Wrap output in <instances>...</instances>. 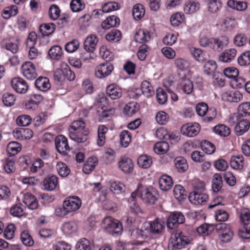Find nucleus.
Instances as JSON below:
<instances>
[{
  "label": "nucleus",
  "instance_id": "f257e3e1",
  "mask_svg": "<svg viewBox=\"0 0 250 250\" xmlns=\"http://www.w3.org/2000/svg\"><path fill=\"white\" fill-rule=\"evenodd\" d=\"M145 225V230L135 229L131 233L132 235H135L137 237H147L148 233L158 234L161 233L165 227V222L161 219H156L150 222L146 227Z\"/></svg>",
  "mask_w": 250,
  "mask_h": 250
},
{
  "label": "nucleus",
  "instance_id": "f03ea898",
  "mask_svg": "<svg viewBox=\"0 0 250 250\" xmlns=\"http://www.w3.org/2000/svg\"><path fill=\"white\" fill-rule=\"evenodd\" d=\"M82 205L81 199L77 196H70L66 198L63 203L62 208H57L55 213L57 216H64L69 213L78 210Z\"/></svg>",
  "mask_w": 250,
  "mask_h": 250
},
{
  "label": "nucleus",
  "instance_id": "7ed1b4c3",
  "mask_svg": "<svg viewBox=\"0 0 250 250\" xmlns=\"http://www.w3.org/2000/svg\"><path fill=\"white\" fill-rule=\"evenodd\" d=\"M102 227L105 231L113 235H119L123 230L122 224L110 216H106L104 219Z\"/></svg>",
  "mask_w": 250,
  "mask_h": 250
},
{
  "label": "nucleus",
  "instance_id": "20e7f679",
  "mask_svg": "<svg viewBox=\"0 0 250 250\" xmlns=\"http://www.w3.org/2000/svg\"><path fill=\"white\" fill-rule=\"evenodd\" d=\"M138 191H140L141 199L147 204H154L158 199V191L152 187L147 188L140 184Z\"/></svg>",
  "mask_w": 250,
  "mask_h": 250
},
{
  "label": "nucleus",
  "instance_id": "39448f33",
  "mask_svg": "<svg viewBox=\"0 0 250 250\" xmlns=\"http://www.w3.org/2000/svg\"><path fill=\"white\" fill-rule=\"evenodd\" d=\"M170 241L174 248L180 249L188 244L190 239L181 231L176 230L172 233Z\"/></svg>",
  "mask_w": 250,
  "mask_h": 250
},
{
  "label": "nucleus",
  "instance_id": "423d86ee",
  "mask_svg": "<svg viewBox=\"0 0 250 250\" xmlns=\"http://www.w3.org/2000/svg\"><path fill=\"white\" fill-rule=\"evenodd\" d=\"M240 218L244 226V229L240 230L238 234L242 238L249 239L250 238V212L248 210L242 211Z\"/></svg>",
  "mask_w": 250,
  "mask_h": 250
},
{
  "label": "nucleus",
  "instance_id": "0eeeda50",
  "mask_svg": "<svg viewBox=\"0 0 250 250\" xmlns=\"http://www.w3.org/2000/svg\"><path fill=\"white\" fill-rule=\"evenodd\" d=\"M154 93L152 86L149 82L144 81L142 83L141 89L136 88L130 92V96L133 98H138L141 94L149 97Z\"/></svg>",
  "mask_w": 250,
  "mask_h": 250
},
{
  "label": "nucleus",
  "instance_id": "6e6552de",
  "mask_svg": "<svg viewBox=\"0 0 250 250\" xmlns=\"http://www.w3.org/2000/svg\"><path fill=\"white\" fill-rule=\"evenodd\" d=\"M113 69V65L109 62H106L101 63L95 68V76L98 79H104L109 76Z\"/></svg>",
  "mask_w": 250,
  "mask_h": 250
},
{
  "label": "nucleus",
  "instance_id": "1a4fd4ad",
  "mask_svg": "<svg viewBox=\"0 0 250 250\" xmlns=\"http://www.w3.org/2000/svg\"><path fill=\"white\" fill-rule=\"evenodd\" d=\"M219 240L225 243L230 241L233 236V232L230 227L227 224H221L217 226Z\"/></svg>",
  "mask_w": 250,
  "mask_h": 250
},
{
  "label": "nucleus",
  "instance_id": "9d476101",
  "mask_svg": "<svg viewBox=\"0 0 250 250\" xmlns=\"http://www.w3.org/2000/svg\"><path fill=\"white\" fill-rule=\"evenodd\" d=\"M200 130V125L197 123H189L183 125L181 128V133L187 137L196 136Z\"/></svg>",
  "mask_w": 250,
  "mask_h": 250
},
{
  "label": "nucleus",
  "instance_id": "9b49d317",
  "mask_svg": "<svg viewBox=\"0 0 250 250\" xmlns=\"http://www.w3.org/2000/svg\"><path fill=\"white\" fill-rule=\"evenodd\" d=\"M21 72L27 80H33L37 77V73L34 64L30 62H25L21 65Z\"/></svg>",
  "mask_w": 250,
  "mask_h": 250
},
{
  "label": "nucleus",
  "instance_id": "f8f14e48",
  "mask_svg": "<svg viewBox=\"0 0 250 250\" xmlns=\"http://www.w3.org/2000/svg\"><path fill=\"white\" fill-rule=\"evenodd\" d=\"M188 199L191 204L202 206L205 205L208 200V196L203 192L192 191L189 193Z\"/></svg>",
  "mask_w": 250,
  "mask_h": 250
},
{
  "label": "nucleus",
  "instance_id": "ddd939ff",
  "mask_svg": "<svg viewBox=\"0 0 250 250\" xmlns=\"http://www.w3.org/2000/svg\"><path fill=\"white\" fill-rule=\"evenodd\" d=\"M11 84L13 89L20 94L26 93L29 88L27 82L21 77H15L12 79Z\"/></svg>",
  "mask_w": 250,
  "mask_h": 250
},
{
  "label": "nucleus",
  "instance_id": "4468645a",
  "mask_svg": "<svg viewBox=\"0 0 250 250\" xmlns=\"http://www.w3.org/2000/svg\"><path fill=\"white\" fill-rule=\"evenodd\" d=\"M221 98L224 101L238 103L242 100L243 96L240 91L234 90L223 92Z\"/></svg>",
  "mask_w": 250,
  "mask_h": 250
},
{
  "label": "nucleus",
  "instance_id": "2eb2a0df",
  "mask_svg": "<svg viewBox=\"0 0 250 250\" xmlns=\"http://www.w3.org/2000/svg\"><path fill=\"white\" fill-rule=\"evenodd\" d=\"M185 220V216L180 212H173L167 218V227L169 229H172L179 224L184 223Z\"/></svg>",
  "mask_w": 250,
  "mask_h": 250
},
{
  "label": "nucleus",
  "instance_id": "dca6fc26",
  "mask_svg": "<svg viewBox=\"0 0 250 250\" xmlns=\"http://www.w3.org/2000/svg\"><path fill=\"white\" fill-rule=\"evenodd\" d=\"M118 165L119 169L125 173L131 172L134 169V164L132 159L126 156L121 157Z\"/></svg>",
  "mask_w": 250,
  "mask_h": 250
},
{
  "label": "nucleus",
  "instance_id": "f3484780",
  "mask_svg": "<svg viewBox=\"0 0 250 250\" xmlns=\"http://www.w3.org/2000/svg\"><path fill=\"white\" fill-rule=\"evenodd\" d=\"M55 146L57 151L61 154H64L69 149L67 139L63 135H59L56 138Z\"/></svg>",
  "mask_w": 250,
  "mask_h": 250
},
{
  "label": "nucleus",
  "instance_id": "a211bd4d",
  "mask_svg": "<svg viewBox=\"0 0 250 250\" xmlns=\"http://www.w3.org/2000/svg\"><path fill=\"white\" fill-rule=\"evenodd\" d=\"M237 54V50L235 48H229L225 50L218 57L219 61L229 63L232 61Z\"/></svg>",
  "mask_w": 250,
  "mask_h": 250
},
{
  "label": "nucleus",
  "instance_id": "6ab92c4d",
  "mask_svg": "<svg viewBox=\"0 0 250 250\" xmlns=\"http://www.w3.org/2000/svg\"><path fill=\"white\" fill-rule=\"evenodd\" d=\"M33 132L29 128L16 129L13 131L14 137L21 140H29L33 137Z\"/></svg>",
  "mask_w": 250,
  "mask_h": 250
},
{
  "label": "nucleus",
  "instance_id": "aec40b11",
  "mask_svg": "<svg viewBox=\"0 0 250 250\" xmlns=\"http://www.w3.org/2000/svg\"><path fill=\"white\" fill-rule=\"evenodd\" d=\"M200 9V4L196 0H190L185 2L183 11L186 14L191 15L195 13Z\"/></svg>",
  "mask_w": 250,
  "mask_h": 250
},
{
  "label": "nucleus",
  "instance_id": "412c9836",
  "mask_svg": "<svg viewBox=\"0 0 250 250\" xmlns=\"http://www.w3.org/2000/svg\"><path fill=\"white\" fill-rule=\"evenodd\" d=\"M106 93L111 99L117 100L122 97L123 91L120 87L113 83L107 87Z\"/></svg>",
  "mask_w": 250,
  "mask_h": 250
},
{
  "label": "nucleus",
  "instance_id": "4be33fe9",
  "mask_svg": "<svg viewBox=\"0 0 250 250\" xmlns=\"http://www.w3.org/2000/svg\"><path fill=\"white\" fill-rule=\"evenodd\" d=\"M151 38L149 32L146 29L138 30L134 35V39L136 42L145 43L148 42Z\"/></svg>",
  "mask_w": 250,
  "mask_h": 250
},
{
  "label": "nucleus",
  "instance_id": "5701e85b",
  "mask_svg": "<svg viewBox=\"0 0 250 250\" xmlns=\"http://www.w3.org/2000/svg\"><path fill=\"white\" fill-rule=\"evenodd\" d=\"M58 184V179L55 175L46 177L42 183L43 189L47 191H52L55 189Z\"/></svg>",
  "mask_w": 250,
  "mask_h": 250
},
{
  "label": "nucleus",
  "instance_id": "b1692460",
  "mask_svg": "<svg viewBox=\"0 0 250 250\" xmlns=\"http://www.w3.org/2000/svg\"><path fill=\"white\" fill-rule=\"evenodd\" d=\"M250 127V123L247 119H242L239 121L234 128L237 135L240 136L247 132Z\"/></svg>",
  "mask_w": 250,
  "mask_h": 250
},
{
  "label": "nucleus",
  "instance_id": "393cba45",
  "mask_svg": "<svg viewBox=\"0 0 250 250\" xmlns=\"http://www.w3.org/2000/svg\"><path fill=\"white\" fill-rule=\"evenodd\" d=\"M160 188L163 191H167L170 189L173 185L172 178L167 175H162L159 180Z\"/></svg>",
  "mask_w": 250,
  "mask_h": 250
},
{
  "label": "nucleus",
  "instance_id": "a878e982",
  "mask_svg": "<svg viewBox=\"0 0 250 250\" xmlns=\"http://www.w3.org/2000/svg\"><path fill=\"white\" fill-rule=\"evenodd\" d=\"M22 200L24 204L30 209H36L38 207L36 198L30 193L24 194Z\"/></svg>",
  "mask_w": 250,
  "mask_h": 250
},
{
  "label": "nucleus",
  "instance_id": "bb28decb",
  "mask_svg": "<svg viewBox=\"0 0 250 250\" xmlns=\"http://www.w3.org/2000/svg\"><path fill=\"white\" fill-rule=\"evenodd\" d=\"M98 42V39L96 36L94 35H89L86 38L84 42L83 47L84 50L94 51Z\"/></svg>",
  "mask_w": 250,
  "mask_h": 250
},
{
  "label": "nucleus",
  "instance_id": "cd10ccee",
  "mask_svg": "<svg viewBox=\"0 0 250 250\" xmlns=\"http://www.w3.org/2000/svg\"><path fill=\"white\" fill-rule=\"evenodd\" d=\"M189 49L192 57L197 61L203 62L207 59L208 55L202 49L194 47H190Z\"/></svg>",
  "mask_w": 250,
  "mask_h": 250
},
{
  "label": "nucleus",
  "instance_id": "c85d7f7f",
  "mask_svg": "<svg viewBox=\"0 0 250 250\" xmlns=\"http://www.w3.org/2000/svg\"><path fill=\"white\" fill-rule=\"evenodd\" d=\"M88 133V130H84L82 132H70L69 137L72 140L77 143H83L87 140Z\"/></svg>",
  "mask_w": 250,
  "mask_h": 250
},
{
  "label": "nucleus",
  "instance_id": "c756f323",
  "mask_svg": "<svg viewBox=\"0 0 250 250\" xmlns=\"http://www.w3.org/2000/svg\"><path fill=\"white\" fill-rule=\"evenodd\" d=\"M98 164V158L95 156L89 158L83 165V171L87 174L90 173Z\"/></svg>",
  "mask_w": 250,
  "mask_h": 250
},
{
  "label": "nucleus",
  "instance_id": "7c9ffc66",
  "mask_svg": "<svg viewBox=\"0 0 250 250\" xmlns=\"http://www.w3.org/2000/svg\"><path fill=\"white\" fill-rule=\"evenodd\" d=\"M139 167L144 169L149 168L153 164L152 158L146 154L140 155L137 160Z\"/></svg>",
  "mask_w": 250,
  "mask_h": 250
},
{
  "label": "nucleus",
  "instance_id": "2f4dec72",
  "mask_svg": "<svg viewBox=\"0 0 250 250\" xmlns=\"http://www.w3.org/2000/svg\"><path fill=\"white\" fill-rule=\"evenodd\" d=\"M173 64L178 70L181 71H185L188 70L190 65V62L188 60L181 57L176 58L173 62Z\"/></svg>",
  "mask_w": 250,
  "mask_h": 250
},
{
  "label": "nucleus",
  "instance_id": "473e14b6",
  "mask_svg": "<svg viewBox=\"0 0 250 250\" xmlns=\"http://www.w3.org/2000/svg\"><path fill=\"white\" fill-rule=\"evenodd\" d=\"M119 24V19L115 16H111L102 22L101 26L103 29H108L111 27L117 26Z\"/></svg>",
  "mask_w": 250,
  "mask_h": 250
},
{
  "label": "nucleus",
  "instance_id": "72a5a7b5",
  "mask_svg": "<svg viewBox=\"0 0 250 250\" xmlns=\"http://www.w3.org/2000/svg\"><path fill=\"white\" fill-rule=\"evenodd\" d=\"M227 5L229 8L239 11H245L248 8L247 2L242 1L229 0Z\"/></svg>",
  "mask_w": 250,
  "mask_h": 250
},
{
  "label": "nucleus",
  "instance_id": "f704fd0d",
  "mask_svg": "<svg viewBox=\"0 0 250 250\" xmlns=\"http://www.w3.org/2000/svg\"><path fill=\"white\" fill-rule=\"evenodd\" d=\"M108 131V128L105 125H101L98 128V139L97 145L99 146H102L104 145L105 142V134Z\"/></svg>",
  "mask_w": 250,
  "mask_h": 250
},
{
  "label": "nucleus",
  "instance_id": "c9c22d12",
  "mask_svg": "<svg viewBox=\"0 0 250 250\" xmlns=\"http://www.w3.org/2000/svg\"><path fill=\"white\" fill-rule=\"evenodd\" d=\"M35 85L38 89L42 91H46L51 87L49 81L46 77H39L35 82Z\"/></svg>",
  "mask_w": 250,
  "mask_h": 250
},
{
  "label": "nucleus",
  "instance_id": "e433bc0d",
  "mask_svg": "<svg viewBox=\"0 0 250 250\" xmlns=\"http://www.w3.org/2000/svg\"><path fill=\"white\" fill-rule=\"evenodd\" d=\"M209 13H216L222 7L221 0H205Z\"/></svg>",
  "mask_w": 250,
  "mask_h": 250
},
{
  "label": "nucleus",
  "instance_id": "4c0bfd02",
  "mask_svg": "<svg viewBox=\"0 0 250 250\" xmlns=\"http://www.w3.org/2000/svg\"><path fill=\"white\" fill-rule=\"evenodd\" d=\"M169 145L166 142H159L156 143L153 146L154 152L158 155L166 154L169 150Z\"/></svg>",
  "mask_w": 250,
  "mask_h": 250
},
{
  "label": "nucleus",
  "instance_id": "58836bf2",
  "mask_svg": "<svg viewBox=\"0 0 250 250\" xmlns=\"http://www.w3.org/2000/svg\"><path fill=\"white\" fill-rule=\"evenodd\" d=\"M185 19V15L182 12H176L172 14L170 17L171 25L173 27H178L184 21Z\"/></svg>",
  "mask_w": 250,
  "mask_h": 250
},
{
  "label": "nucleus",
  "instance_id": "ea45409f",
  "mask_svg": "<svg viewBox=\"0 0 250 250\" xmlns=\"http://www.w3.org/2000/svg\"><path fill=\"white\" fill-rule=\"evenodd\" d=\"M220 25L224 31H231L236 27L237 24L234 19L227 18L222 21Z\"/></svg>",
  "mask_w": 250,
  "mask_h": 250
},
{
  "label": "nucleus",
  "instance_id": "a19ab883",
  "mask_svg": "<svg viewBox=\"0 0 250 250\" xmlns=\"http://www.w3.org/2000/svg\"><path fill=\"white\" fill-rule=\"evenodd\" d=\"M21 145L17 142H11L7 146V152L10 156L17 155L21 150Z\"/></svg>",
  "mask_w": 250,
  "mask_h": 250
},
{
  "label": "nucleus",
  "instance_id": "79ce46f5",
  "mask_svg": "<svg viewBox=\"0 0 250 250\" xmlns=\"http://www.w3.org/2000/svg\"><path fill=\"white\" fill-rule=\"evenodd\" d=\"M174 163L175 167L179 172H184L188 168V165L187 160L183 157H176L174 160Z\"/></svg>",
  "mask_w": 250,
  "mask_h": 250
},
{
  "label": "nucleus",
  "instance_id": "37998d69",
  "mask_svg": "<svg viewBox=\"0 0 250 250\" xmlns=\"http://www.w3.org/2000/svg\"><path fill=\"white\" fill-rule=\"evenodd\" d=\"M230 164L234 169H241L244 165V158L242 155L233 156L231 158Z\"/></svg>",
  "mask_w": 250,
  "mask_h": 250
},
{
  "label": "nucleus",
  "instance_id": "c03bdc74",
  "mask_svg": "<svg viewBox=\"0 0 250 250\" xmlns=\"http://www.w3.org/2000/svg\"><path fill=\"white\" fill-rule=\"evenodd\" d=\"M145 10L144 6L141 4L135 5L132 9V15L135 20H140L144 17Z\"/></svg>",
  "mask_w": 250,
  "mask_h": 250
},
{
  "label": "nucleus",
  "instance_id": "a18cd8bd",
  "mask_svg": "<svg viewBox=\"0 0 250 250\" xmlns=\"http://www.w3.org/2000/svg\"><path fill=\"white\" fill-rule=\"evenodd\" d=\"M62 230L66 235H69L76 231L77 226L74 222H67L62 225Z\"/></svg>",
  "mask_w": 250,
  "mask_h": 250
},
{
  "label": "nucleus",
  "instance_id": "49530a36",
  "mask_svg": "<svg viewBox=\"0 0 250 250\" xmlns=\"http://www.w3.org/2000/svg\"><path fill=\"white\" fill-rule=\"evenodd\" d=\"M212 45L214 48L216 45L217 48L222 49L228 45L229 40L226 36H221L218 38H211Z\"/></svg>",
  "mask_w": 250,
  "mask_h": 250
},
{
  "label": "nucleus",
  "instance_id": "de8ad7c7",
  "mask_svg": "<svg viewBox=\"0 0 250 250\" xmlns=\"http://www.w3.org/2000/svg\"><path fill=\"white\" fill-rule=\"evenodd\" d=\"M18 13V7L12 5L5 7L2 13V16L5 19H8L12 16H16Z\"/></svg>",
  "mask_w": 250,
  "mask_h": 250
},
{
  "label": "nucleus",
  "instance_id": "09e8293b",
  "mask_svg": "<svg viewBox=\"0 0 250 250\" xmlns=\"http://www.w3.org/2000/svg\"><path fill=\"white\" fill-rule=\"evenodd\" d=\"M139 104L135 102H131L127 104L124 108V112L128 116H131L138 111Z\"/></svg>",
  "mask_w": 250,
  "mask_h": 250
},
{
  "label": "nucleus",
  "instance_id": "8fccbe9b",
  "mask_svg": "<svg viewBox=\"0 0 250 250\" xmlns=\"http://www.w3.org/2000/svg\"><path fill=\"white\" fill-rule=\"evenodd\" d=\"M56 26L52 23H44L40 25V31L43 36H47L54 32Z\"/></svg>",
  "mask_w": 250,
  "mask_h": 250
},
{
  "label": "nucleus",
  "instance_id": "3c124183",
  "mask_svg": "<svg viewBox=\"0 0 250 250\" xmlns=\"http://www.w3.org/2000/svg\"><path fill=\"white\" fill-rule=\"evenodd\" d=\"M173 195L175 198L179 201L186 199V192L184 188L181 185H176L173 188Z\"/></svg>",
  "mask_w": 250,
  "mask_h": 250
},
{
  "label": "nucleus",
  "instance_id": "603ef678",
  "mask_svg": "<svg viewBox=\"0 0 250 250\" xmlns=\"http://www.w3.org/2000/svg\"><path fill=\"white\" fill-rule=\"evenodd\" d=\"M131 134L127 130H123L120 133V140L122 146L127 147L131 142Z\"/></svg>",
  "mask_w": 250,
  "mask_h": 250
},
{
  "label": "nucleus",
  "instance_id": "864d4df0",
  "mask_svg": "<svg viewBox=\"0 0 250 250\" xmlns=\"http://www.w3.org/2000/svg\"><path fill=\"white\" fill-rule=\"evenodd\" d=\"M214 132L222 137L228 136L230 134V129L227 126L220 124L215 126L213 128Z\"/></svg>",
  "mask_w": 250,
  "mask_h": 250
},
{
  "label": "nucleus",
  "instance_id": "5fc2aeb1",
  "mask_svg": "<svg viewBox=\"0 0 250 250\" xmlns=\"http://www.w3.org/2000/svg\"><path fill=\"white\" fill-rule=\"evenodd\" d=\"M84 130H88L85 127V123L83 121L81 120L75 121L73 122L70 127V132H82Z\"/></svg>",
  "mask_w": 250,
  "mask_h": 250
},
{
  "label": "nucleus",
  "instance_id": "6e6d98bb",
  "mask_svg": "<svg viewBox=\"0 0 250 250\" xmlns=\"http://www.w3.org/2000/svg\"><path fill=\"white\" fill-rule=\"evenodd\" d=\"M238 63L242 66L250 64V51L243 52L237 58Z\"/></svg>",
  "mask_w": 250,
  "mask_h": 250
},
{
  "label": "nucleus",
  "instance_id": "4d7b16f0",
  "mask_svg": "<svg viewBox=\"0 0 250 250\" xmlns=\"http://www.w3.org/2000/svg\"><path fill=\"white\" fill-rule=\"evenodd\" d=\"M238 114L242 117L250 115V102H244L240 104L237 108Z\"/></svg>",
  "mask_w": 250,
  "mask_h": 250
},
{
  "label": "nucleus",
  "instance_id": "13d9d810",
  "mask_svg": "<svg viewBox=\"0 0 250 250\" xmlns=\"http://www.w3.org/2000/svg\"><path fill=\"white\" fill-rule=\"evenodd\" d=\"M48 55L52 59L58 60L62 55V49L59 45H55L50 49Z\"/></svg>",
  "mask_w": 250,
  "mask_h": 250
},
{
  "label": "nucleus",
  "instance_id": "bf43d9fd",
  "mask_svg": "<svg viewBox=\"0 0 250 250\" xmlns=\"http://www.w3.org/2000/svg\"><path fill=\"white\" fill-rule=\"evenodd\" d=\"M80 42L77 39L73 40L67 42L64 46L65 50L69 53L76 51L80 46Z\"/></svg>",
  "mask_w": 250,
  "mask_h": 250
},
{
  "label": "nucleus",
  "instance_id": "052dcab7",
  "mask_svg": "<svg viewBox=\"0 0 250 250\" xmlns=\"http://www.w3.org/2000/svg\"><path fill=\"white\" fill-rule=\"evenodd\" d=\"M213 229L212 225L204 224L197 229V232L199 235L205 236L210 234Z\"/></svg>",
  "mask_w": 250,
  "mask_h": 250
},
{
  "label": "nucleus",
  "instance_id": "680f3d73",
  "mask_svg": "<svg viewBox=\"0 0 250 250\" xmlns=\"http://www.w3.org/2000/svg\"><path fill=\"white\" fill-rule=\"evenodd\" d=\"M181 88L184 92L187 94H191L193 90V84L188 79H184L181 83Z\"/></svg>",
  "mask_w": 250,
  "mask_h": 250
},
{
  "label": "nucleus",
  "instance_id": "e2e57ef3",
  "mask_svg": "<svg viewBox=\"0 0 250 250\" xmlns=\"http://www.w3.org/2000/svg\"><path fill=\"white\" fill-rule=\"evenodd\" d=\"M58 174L62 177H66L70 173V170L67 166L62 162H59L56 165Z\"/></svg>",
  "mask_w": 250,
  "mask_h": 250
},
{
  "label": "nucleus",
  "instance_id": "0e129e2a",
  "mask_svg": "<svg viewBox=\"0 0 250 250\" xmlns=\"http://www.w3.org/2000/svg\"><path fill=\"white\" fill-rule=\"evenodd\" d=\"M105 38L109 42H118L121 38V33L119 30L113 29L106 35Z\"/></svg>",
  "mask_w": 250,
  "mask_h": 250
},
{
  "label": "nucleus",
  "instance_id": "69168bd1",
  "mask_svg": "<svg viewBox=\"0 0 250 250\" xmlns=\"http://www.w3.org/2000/svg\"><path fill=\"white\" fill-rule=\"evenodd\" d=\"M125 185L121 182H113L110 185V190L115 194H121L124 191Z\"/></svg>",
  "mask_w": 250,
  "mask_h": 250
},
{
  "label": "nucleus",
  "instance_id": "338daca9",
  "mask_svg": "<svg viewBox=\"0 0 250 250\" xmlns=\"http://www.w3.org/2000/svg\"><path fill=\"white\" fill-rule=\"evenodd\" d=\"M76 248L77 250H91V246L89 240L82 238L77 242Z\"/></svg>",
  "mask_w": 250,
  "mask_h": 250
},
{
  "label": "nucleus",
  "instance_id": "774afa93",
  "mask_svg": "<svg viewBox=\"0 0 250 250\" xmlns=\"http://www.w3.org/2000/svg\"><path fill=\"white\" fill-rule=\"evenodd\" d=\"M16 100L14 95L10 93H5L2 96V102L6 106H11L14 105Z\"/></svg>",
  "mask_w": 250,
  "mask_h": 250
}]
</instances>
